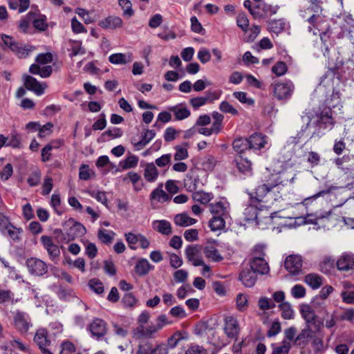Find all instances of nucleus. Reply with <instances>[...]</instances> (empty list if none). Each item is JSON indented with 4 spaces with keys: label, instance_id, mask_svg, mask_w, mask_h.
<instances>
[{
    "label": "nucleus",
    "instance_id": "2",
    "mask_svg": "<svg viewBox=\"0 0 354 354\" xmlns=\"http://www.w3.org/2000/svg\"><path fill=\"white\" fill-rule=\"evenodd\" d=\"M35 61L37 64L30 65L29 68L30 73L34 75H39L43 78L48 77L53 72V68L51 66H46V64L52 62L53 56L51 53L39 54L37 56Z\"/></svg>",
    "mask_w": 354,
    "mask_h": 354
},
{
    "label": "nucleus",
    "instance_id": "16",
    "mask_svg": "<svg viewBox=\"0 0 354 354\" xmlns=\"http://www.w3.org/2000/svg\"><path fill=\"white\" fill-rule=\"evenodd\" d=\"M88 327L92 335L97 338L103 337L107 332L106 323L99 318L94 319Z\"/></svg>",
    "mask_w": 354,
    "mask_h": 354
},
{
    "label": "nucleus",
    "instance_id": "52",
    "mask_svg": "<svg viewBox=\"0 0 354 354\" xmlns=\"http://www.w3.org/2000/svg\"><path fill=\"white\" fill-rule=\"evenodd\" d=\"M291 348L290 342L283 340L281 345L274 347L272 354H288Z\"/></svg>",
    "mask_w": 354,
    "mask_h": 354
},
{
    "label": "nucleus",
    "instance_id": "53",
    "mask_svg": "<svg viewBox=\"0 0 354 354\" xmlns=\"http://www.w3.org/2000/svg\"><path fill=\"white\" fill-rule=\"evenodd\" d=\"M0 35L3 45L10 48L13 52L14 48H16V46L18 42L15 41V39L10 35H7L5 34H1Z\"/></svg>",
    "mask_w": 354,
    "mask_h": 354
},
{
    "label": "nucleus",
    "instance_id": "21",
    "mask_svg": "<svg viewBox=\"0 0 354 354\" xmlns=\"http://www.w3.org/2000/svg\"><path fill=\"white\" fill-rule=\"evenodd\" d=\"M239 280L245 287H252L257 281V273L250 268H244L239 274Z\"/></svg>",
    "mask_w": 354,
    "mask_h": 354
},
{
    "label": "nucleus",
    "instance_id": "55",
    "mask_svg": "<svg viewBox=\"0 0 354 354\" xmlns=\"http://www.w3.org/2000/svg\"><path fill=\"white\" fill-rule=\"evenodd\" d=\"M185 339L183 334L180 331H177L174 333L167 340V347L171 348H174L178 343L181 340Z\"/></svg>",
    "mask_w": 354,
    "mask_h": 354
},
{
    "label": "nucleus",
    "instance_id": "51",
    "mask_svg": "<svg viewBox=\"0 0 354 354\" xmlns=\"http://www.w3.org/2000/svg\"><path fill=\"white\" fill-rule=\"evenodd\" d=\"M94 175V172L90 169L88 165H82L80 167L79 177L81 180H88Z\"/></svg>",
    "mask_w": 354,
    "mask_h": 354
},
{
    "label": "nucleus",
    "instance_id": "35",
    "mask_svg": "<svg viewBox=\"0 0 354 354\" xmlns=\"http://www.w3.org/2000/svg\"><path fill=\"white\" fill-rule=\"evenodd\" d=\"M174 220L175 224L180 227H187L196 223L195 218L189 217L186 213L176 214Z\"/></svg>",
    "mask_w": 354,
    "mask_h": 354
},
{
    "label": "nucleus",
    "instance_id": "39",
    "mask_svg": "<svg viewBox=\"0 0 354 354\" xmlns=\"http://www.w3.org/2000/svg\"><path fill=\"white\" fill-rule=\"evenodd\" d=\"M238 169L243 174H249L252 170V162L248 158L239 156L236 159Z\"/></svg>",
    "mask_w": 354,
    "mask_h": 354
},
{
    "label": "nucleus",
    "instance_id": "5",
    "mask_svg": "<svg viewBox=\"0 0 354 354\" xmlns=\"http://www.w3.org/2000/svg\"><path fill=\"white\" fill-rule=\"evenodd\" d=\"M255 254L250 263V269L255 273L266 274L269 271V266L267 261L263 259L265 255L263 247L257 246L254 250Z\"/></svg>",
    "mask_w": 354,
    "mask_h": 354
},
{
    "label": "nucleus",
    "instance_id": "29",
    "mask_svg": "<svg viewBox=\"0 0 354 354\" xmlns=\"http://www.w3.org/2000/svg\"><path fill=\"white\" fill-rule=\"evenodd\" d=\"M152 227L154 230L164 235L171 234V223L166 220H157L152 223Z\"/></svg>",
    "mask_w": 354,
    "mask_h": 354
},
{
    "label": "nucleus",
    "instance_id": "64",
    "mask_svg": "<svg viewBox=\"0 0 354 354\" xmlns=\"http://www.w3.org/2000/svg\"><path fill=\"white\" fill-rule=\"evenodd\" d=\"M75 346L69 341L64 342L61 345L59 354H72L75 351Z\"/></svg>",
    "mask_w": 354,
    "mask_h": 354
},
{
    "label": "nucleus",
    "instance_id": "56",
    "mask_svg": "<svg viewBox=\"0 0 354 354\" xmlns=\"http://www.w3.org/2000/svg\"><path fill=\"white\" fill-rule=\"evenodd\" d=\"M140 234H133L131 232L125 234L126 241L130 248L133 250H136L137 248L136 245L138 243Z\"/></svg>",
    "mask_w": 354,
    "mask_h": 354
},
{
    "label": "nucleus",
    "instance_id": "8",
    "mask_svg": "<svg viewBox=\"0 0 354 354\" xmlns=\"http://www.w3.org/2000/svg\"><path fill=\"white\" fill-rule=\"evenodd\" d=\"M272 86L274 95L279 100L290 98L295 88L293 83L290 80L275 83Z\"/></svg>",
    "mask_w": 354,
    "mask_h": 354
},
{
    "label": "nucleus",
    "instance_id": "59",
    "mask_svg": "<svg viewBox=\"0 0 354 354\" xmlns=\"http://www.w3.org/2000/svg\"><path fill=\"white\" fill-rule=\"evenodd\" d=\"M75 13L77 14L86 24H91L94 19L91 17L90 12L85 9L77 8L75 9Z\"/></svg>",
    "mask_w": 354,
    "mask_h": 354
},
{
    "label": "nucleus",
    "instance_id": "58",
    "mask_svg": "<svg viewBox=\"0 0 354 354\" xmlns=\"http://www.w3.org/2000/svg\"><path fill=\"white\" fill-rule=\"evenodd\" d=\"M288 67L285 62H278L272 68V71L277 76L284 75L287 71Z\"/></svg>",
    "mask_w": 354,
    "mask_h": 354
},
{
    "label": "nucleus",
    "instance_id": "26",
    "mask_svg": "<svg viewBox=\"0 0 354 354\" xmlns=\"http://www.w3.org/2000/svg\"><path fill=\"white\" fill-rule=\"evenodd\" d=\"M35 47L30 44L17 43L14 48V54L20 59L26 58L30 53L35 50Z\"/></svg>",
    "mask_w": 354,
    "mask_h": 354
},
{
    "label": "nucleus",
    "instance_id": "18",
    "mask_svg": "<svg viewBox=\"0 0 354 354\" xmlns=\"http://www.w3.org/2000/svg\"><path fill=\"white\" fill-rule=\"evenodd\" d=\"M203 253L207 259L213 262L223 260V256L218 252L214 242L207 243L203 248Z\"/></svg>",
    "mask_w": 354,
    "mask_h": 354
},
{
    "label": "nucleus",
    "instance_id": "17",
    "mask_svg": "<svg viewBox=\"0 0 354 354\" xmlns=\"http://www.w3.org/2000/svg\"><path fill=\"white\" fill-rule=\"evenodd\" d=\"M40 240L51 260L54 261L60 255L59 247L53 242L50 236L44 235L41 237Z\"/></svg>",
    "mask_w": 354,
    "mask_h": 354
},
{
    "label": "nucleus",
    "instance_id": "44",
    "mask_svg": "<svg viewBox=\"0 0 354 354\" xmlns=\"http://www.w3.org/2000/svg\"><path fill=\"white\" fill-rule=\"evenodd\" d=\"M233 148L238 153H242L249 149L248 139L237 138L233 142Z\"/></svg>",
    "mask_w": 354,
    "mask_h": 354
},
{
    "label": "nucleus",
    "instance_id": "50",
    "mask_svg": "<svg viewBox=\"0 0 354 354\" xmlns=\"http://www.w3.org/2000/svg\"><path fill=\"white\" fill-rule=\"evenodd\" d=\"M259 307L263 310L274 308L276 305L274 301L268 297H261L258 302Z\"/></svg>",
    "mask_w": 354,
    "mask_h": 354
},
{
    "label": "nucleus",
    "instance_id": "41",
    "mask_svg": "<svg viewBox=\"0 0 354 354\" xmlns=\"http://www.w3.org/2000/svg\"><path fill=\"white\" fill-rule=\"evenodd\" d=\"M162 185H160L158 187L151 192L150 195L151 200H155L158 202H165L169 200V195L162 189Z\"/></svg>",
    "mask_w": 354,
    "mask_h": 354
},
{
    "label": "nucleus",
    "instance_id": "28",
    "mask_svg": "<svg viewBox=\"0 0 354 354\" xmlns=\"http://www.w3.org/2000/svg\"><path fill=\"white\" fill-rule=\"evenodd\" d=\"M310 338H312V330L308 324L295 337V344L304 347L307 345Z\"/></svg>",
    "mask_w": 354,
    "mask_h": 354
},
{
    "label": "nucleus",
    "instance_id": "54",
    "mask_svg": "<svg viewBox=\"0 0 354 354\" xmlns=\"http://www.w3.org/2000/svg\"><path fill=\"white\" fill-rule=\"evenodd\" d=\"M291 295L295 299H301L306 295V288L300 284L294 286L290 290Z\"/></svg>",
    "mask_w": 354,
    "mask_h": 354
},
{
    "label": "nucleus",
    "instance_id": "40",
    "mask_svg": "<svg viewBox=\"0 0 354 354\" xmlns=\"http://www.w3.org/2000/svg\"><path fill=\"white\" fill-rule=\"evenodd\" d=\"M227 216H214L209 221V226L212 231H217L225 227V219Z\"/></svg>",
    "mask_w": 354,
    "mask_h": 354
},
{
    "label": "nucleus",
    "instance_id": "19",
    "mask_svg": "<svg viewBox=\"0 0 354 354\" xmlns=\"http://www.w3.org/2000/svg\"><path fill=\"white\" fill-rule=\"evenodd\" d=\"M229 203L225 200L209 205V211L214 216H228Z\"/></svg>",
    "mask_w": 354,
    "mask_h": 354
},
{
    "label": "nucleus",
    "instance_id": "20",
    "mask_svg": "<svg viewBox=\"0 0 354 354\" xmlns=\"http://www.w3.org/2000/svg\"><path fill=\"white\" fill-rule=\"evenodd\" d=\"M308 7L304 10L300 11V16L305 17V16H310L313 14H322V0H308Z\"/></svg>",
    "mask_w": 354,
    "mask_h": 354
},
{
    "label": "nucleus",
    "instance_id": "36",
    "mask_svg": "<svg viewBox=\"0 0 354 354\" xmlns=\"http://www.w3.org/2000/svg\"><path fill=\"white\" fill-rule=\"evenodd\" d=\"M156 136V133L153 130H147L144 134L142 135V139L134 143L137 150L143 149L152 139Z\"/></svg>",
    "mask_w": 354,
    "mask_h": 354
},
{
    "label": "nucleus",
    "instance_id": "30",
    "mask_svg": "<svg viewBox=\"0 0 354 354\" xmlns=\"http://www.w3.org/2000/svg\"><path fill=\"white\" fill-rule=\"evenodd\" d=\"M300 313L307 324L313 323L317 317L312 307L306 304H302L299 306Z\"/></svg>",
    "mask_w": 354,
    "mask_h": 354
},
{
    "label": "nucleus",
    "instance_id": "27",
    "mask_svg": "<svg viewBox=\"0 0 354 354\" xmlns=\"http://www.w3.org/2000/svg\"><path fill=\"white\" fill-rule=\"evenodd\" d=\"M168 109L174 114L175 119L176 120H183L186 119L191 114L190 111L182 104L169 106Z\"/></svg>",
    "mask_w": 354,
    "mask_h": 354
},
{
    "label": "nucleus",
    "instance_id": "31",
    "mask_svg": "<svg viewBox=\"0 0 354 354\" xmlns=\"http://www.w3.org/2000/svg\"><path fill=\"white\" fill-rule=\"evenodd\" d=\"M35 342L38 345L39 349L47 347L50 341L48 339L47 331L45 328H39L37 330L34 337Z\"/></svg>",
    "mask_w": 354,
    "mask_h": 354
},
{
    "label": "nucleus",
    "instance_id": "43",
    "mask_svg": "<svg viewBox=\"0 0 354 354\" xmlns=\"http://www.w3.org/2000/svg\"><path fill=\"white\" fill-rule=\"evenodd\" d=\"M236 308L240 312H244L248 307V296L245 294L239 293L236 298Z\"/></svg>",
    "mask_w": 354,
    "mask_h": 354
},
{
    "label": "nucleus",
    "instance_id": "15",
    "mask_svg": "<svg viewBox=\"0 0 354 354\" xmlns=\"http://www.w3.org/2000/svg\"><path fill=\"white\" fill-rule=\"evenodd\" d=\"M24 80L25 87L28 90L33 91L37 95L43 94L47 86L44 82H39L35 77L30 75H24Z\"/></svg>",
    "mask_w": 354,
    "mask_h": 354
},
{
    "label": "nucleus",
    "instance_id": "25",
    "mask_svg": "<svg viewBox=\"0 0 354 354\" xmlns=\"http://www.w3.org/2000/svg\"><path fill=\"white\" fill-rule=\"evenodd\" d=\"M249 149L257 150L261 149L265 147L267 143L266 136L261 133H254L248 138Z\"/></svg>",
    "mask_w": 354,
    "mask_h": 354
},
{
    "label": "nucleus",
    "instance_id": "48",
    "mask_svg": "<svg viewBox=\"0 0 354 354\" xmlns=\"http://www.w3.org/2000/svg\"><path fill=\"white\" fill-rule=\"evenodd\" d=\"M320 123L324 124L326 127H330L333 124V121L331 118V110L330 109H327L323 111L320 115Z\"/></svg>",
    "mask_w": 354,
    "mask_h": 354
},
{
    "label": "nucleus",
    "instance_id": "3",
    "mask_svg": "<svg viewBox=\"0 0 354 354\" xmlns=\"http://www.w3.org/2000/svg\"><path fill=\"white\" fill-rule=\"evenodd\" d=\"M171 324V322L168 320L166 315H160L156 318L155 324H151L147 328L136 327L134 329V336L138 339L142 337H153L154 335L165 326Z\"/></svg>",
    "mask_w": 354,
    "mask_h": 354
},
{
    "label": "nucleus",
    "instance_id": "11",
    "mask_svg": "<svg viewBox=\"0 0 354 354\" xmlns=\"http://www.w3.org/2000/svg\"><path fill=\"white\" fill-rule=\"evenodd\" d=\"M201 246L198 245H190L185 248V256L188 261L192 263L194 266H200L204 264L201 254Z\"/></svg>",
    "mask_w": 354,
    "mask_h": 354
},
{
    "label": "nucleus",
    "instance_id": "60",
    "mask_svg": "<svg viewBox=\"0 0 354 354\" xmlns=\"http://www.w3.org/2000/svg\"><path fill=\"white\" fill-rule=\"evenodd\" d=\"M207 351L202 346L192 344L185 354H207Z\"/></svg>",
    "mask_w": 354,
    "mask_h": 354
},
{
    "label": "nucleus",
    "instance_id": "45",
    "mask_svg": "<svg viewBox=\"0 0 354 354\" xmlns=\"http://www.w3.org/2000/svg\"><path fill=\"white\" fill-rule=\"evenodd\" d=\"M281 310V316L286 319H292L294 317V310L288 302H283L279 305Z\"/></svg>",
    "mask_w": 354,
    "mask_h": 354
},
{
    "label": "nucleus",
    "instance_id": "14",
    "mask_svg": "<svg viewBox=\"0 0 354 354\" xmlns=\"http://www.w3.org/2000/svg\"><path fill=\"white\" fill-rule=\"evenodd\" d=\"M0 230L13 240L19 239V230L15 227L8 218L1 213H0Z\"/></svg>",
    "mask_w": 354,
    "mask_h": 354
},
{
    "label": "nucleus",
    "instance_id": "46",
    "mask_svg": "<svg viewBox=\"0 0 354 354\" xmlns=\"http://www.w3.org/2000/svg\"><path fill=\"white\" fill-rule=\"evenodd\" d=\"M268 28L270 31L279 33L284 29L285 23L282 19L272 20L268 22Z\"/></svg>",
    "mask_w": 354,
    "mask_h": 354
},
{
    "label": "nucleus",
    "instance_id": "57",
    "mask_svg": "<svg viewBox=\"0 0 354 354\" xmlns=\"http://www.w3.org/2000/svg\"><path fill=\"white\" fill-rule=\"evenodd\" d=\"M113 235L114 232H109L104 229H100L98 231V238L104 243L111 242Z\"/></svg>",
    "mask_w": 354,
    "mask_h": 354
},
{
    "label": "nucleus",
    "instance_id": "1",
    "mask_svg": "<svg viewBox=\"0 0 354 354\" xmlns=\"http://www.w3.org/2000/svg\"><path fill=\"white\" fill-rule=\"evenodd\" d=\"M302 19L307 24V28L310 32H313L315 35L319 32L322 41H326L329 26L326 17L322 14H313L310 16H305Z\"/></svg>",
    "mask_w": 354,
    "mask_h": 354
},
{
    "label": "nucleus",
    "instance_id": "33",
    "mask_svg": "<svg viewBox=\"0 0 354 354\" xmlns=\"http://www.w3.org/2000/svg\"><path fill=\"white\" fill-rule=\"evenodd\" d=\"M143 175L146 180L149 183L156 180L158 177V171L153 162L146 165Z\"/></svg>",
    "mask_w": 354,
    "mask_h": 354
},
{
    "label": "nucleus",
    "instance_id": "38",
    "mask_svg": "<svg viewBox=\"0 0 354 354\" xmlns=\"http://www.w3.org/2000/svg\"><path fill=\"white\" fill-rule=\"evenodd\" d=\"M192 198L194 201L199 202L202 204H207L211 200L213 199L214 195L209 192L196 191L194 192Z\"/></svg>",
    "mask_w": 354,
    "mask_h": 354
},
{
    "label": "nucleus",
    "instance_id": "61",
    "mask_svg": "<svg viewBox=\"0 0 354 354\" xmlns=\"http://www.w3.org/2000/svg\"><path fill=\"white\" fill-rule=\"evenodd\" d=\"M208 323L206 322H200L198 323L194 329V333L198 336H203L209 330Z\"/></svg>",
    "mask_w": 354,
    "mask_h": 354
},
{
    "label": "nucleus",
    "instance_id": "13",
    "mask_svg": "<svg viewBox=\"0 0 354 354\" xmlns=\"http://www.w3.org/2000/svg\"><path fill=\"white\" fill-rule=\"evenodd\" d=\"M285 268L292 275L299 274L302 266L301 257L297 254L289 255L284 263Z\"/></svg>",
    "mask_w": 354,
    "mask_h": 354
},
{
    "label": "nucleus",
    "instance_id": "4",
    "mask_svg": "<svg viewBox=\"0 0 354 354\" xmlns=\"http://www.w3.org/2000/svg\"><path fill=\"white\" fill-rule=\"evenodd\" d=\"M243 214L247 221H257L261 218H268L270 213L266 205H259L255 201L251 200V204L244 209Z\"/></svg>",
    "mask_w": 354,
    "mask_h": 354
},
{
    "label": "nucleus",
    "instance_id": "34",
    "mask_svg": "<svg viewBox=\"0 0 354 354\" xmlns=\"http://www.w3.org/2000/svg\"><path fill=\"white\" fill-rule=\"evenodd\" d=\"M154 268L153 266L150 264L146 259H140L136 264L135 270L140 276L146 275L149 272Z\"/></svg>",
    "mask_w": 354,
    "mask_h": 354
},
{
    "label": "nucleus",
    "instance_id": "49",
    "mask_svg": "<svg viewBox=\"0 0 354 354\" xmlns=\"http://www.w3.org/2000/svg\"><path fill=\"white\" fill-rule=\"evenodd\" d=\"M237 26L245 32L248 31L249 20L244 13H240L236 17Z\"/></svg>",
    "mask_w": 354,
    "mask_h": 354
},
{
    "label": "nucleus",
    "instance_id": "9",
    "mask_svg": "<svg viewBox=\"0 0 354 354\" xmlns=\"http://www.w3.org/2000/svg\"><path fill=\"white\" fill-rule=\"evenodd\" d=\"M279 8V7L277 5L261 2L257 4V9L252 12V17L254 19H265L268 16L275 15Z\"/></svg>",
    "mask_w": 354,
    "mask_h": 354
},
{
    "label": "nucleus",
    "instance_id": "24",
    "mask_svg": "<svg viewBox=\"0 0 354 354\" xmlns=\"http://www.w3.org/2000/svg\"><path fill=\"white\" fill-rule=\"evenodd\" d=\"M337 268L340 270H349L354 268V257L351 254L344 253L337 261Z\"/></svg>",
    "mask_w": 354,
    "mask_h": 354
},
{
    "label": "nucleus",
    "instance_id": "7",
    "mask_svg": "<svg viewBox=\"0 0 354 354\" xmlns=\"http://www.w3.org/2000/svg\"><path fill=\"white\" fill-rule=\"evenodd\" d=\"M223 330L228 339H237L241 332V326L238 319L233 315L225 316L223 319Z\"/></svg>",
    "mask_w": 354,
    "mask_h": 354
},
{
    "label": "nucleus",
    "instance_id": "62",
    "mask_svg": "<svg viewBox=\"0 0 354 354\" xmlns=\"http://www.w3.org/2000/svg\"><path fill=\"white\" fill-rule=\"evenodd\" d=\"M209 97H196L192 98L189 101L191 105L195 109H197L199 107L203 106L209 101Z\"/></svg>",
    "mask_w": 354,
    "mask_h": 354
},
{
    "label": "nucleus",
    "instance_id": "32",
    "mask_svg": "<svg viewBox=\"0 0 354 354\" xmlns=\"http://www.w3.org/2000/svg\"><path fill=\"white\" fill-rule=\"evenodd\" d=\"M109 60L113 64H126L133 60L131 53H114L109 56Z\"/></svg>",
    "mask_w": 354,
    "mask_h": 354
},
{
    "label": "nucleus",
    "instance_id": "10",
    "mask_svg": "<svg viewBox=\"0 0 354 354\" xmlns=\"http://www.w3.org/2000/svg\"><path fill=\"white\" fill-rule=\"evenodd\" d=\"M26 267L28 272L35 276H42L47 272V265L42 260L31 257L26 260Z\"/></svg>",
    "mask_w": 354,
    "mask_h": 354
},
{
    "label": "nucleus",
    "instance_id": "6",
    "mask_svg": "<svg viewBox=\"0 0 354 354\" xmlns=\"http://www.w3.org/2000/svg\"><path fill=\"white\" fill-rule=\"evenodd\" d=\"M13 314V325L15 329L22 335L26 334L32 326L31 318L28 313L17 310Z\"/></svg>",
    "mask_w": 354,
    "mask_h": 354
},
{
    "label": "nucleus",
    "instance_id": "47",
    "mask_svg": "<svg viewBox=\"0 0 354 354\" xmlns=\"http://www.w3.org/2000/svg\"><path fill=\"white\" fill-rule=\"evenodd\" d=\"M119 6L123 10V15L128 17L133 15V10L132 9V3L129 0H119Z\"/></svg>",
    "mask_w": 354,
    "mask_h": 354
},
{
    "label": "nucleus",
    "instance_id": "42",
    "mask_svg": "<svg viewBox=\"0 0 354 354\" xmlns=\"http://www.w3.org/2000/svg\"><path fill=\"white\" fill-rule=\"evenodd\" d=\"M138 157L135 155H129L124 160L120 162V167L123 169L134 168L138 165Z\"/></svg>",
    "mask_w": 354,
    "mask_h": 354
},
{
    "label": "nucleus",
    "instance_id": "23",
    "mask_svg": "<svg viewBox=\"0 0 354 354\" xmlns=\"http://www.w3.org/2000/svg\"><path fill=\"white\" fill-rule=\"evenodd\" d=\"M122 19L117 16H109L98 24L104 29H115L122 27Z\"/></svg>",
    "mask_w": 354,
    "mask_h": 354
},
{
    "label": "nucleus",
    "instance_id": "22",
    "mask_svg": "<svg viewBox=\"0 0 354 354\" xmlns=\"http://www.w3.org/2000/svg\"><path fill=\"white\" fill-rule=\"evenodd\" d=\"M133 337L134 339L138 341L136 354H151L153 346L148 339H151V337H142L138 339L134 336V330H133Z\"/></svg>",
    "mask_w": 354,
    "mask_h": 354
},
{
    "label": "nucleus",
    "instance_id": "63",
    "mask_svg": "<svg viewBox=\"0 0 354 354\" xmlns=\"http://www.w3.org/2000/svg\"><path fill=\"white\" fill-rule=\"evenodd\" d=\"M174 279L176 283H184L188 278V272L185 270H178L174 272Z\"/></svg>",
    "mask_w": 354,
    "mask_h": 354
},
{
    "label": "nucleus",
    "instance_id": "12",
    "mask_svg": "<svg viewBox=\"0 0 354 354\" xmlns=\"http://www.w3.org/2000/svg\"><path fill=\"white\" fill-rule=\"evenodd\" d=\"M279 176L277 175L272 176V178L274 180V184L273 183H268V184H263L256 189V197L252 198V200L255 201V202L258 203L259 205H263L262 198L263 196H266L267 193L271 191L272 189H273L275 187H277L282 182H279Z\"/></svg>",
    "mask_w": 354,
    "mask_h": 354
},
{
    "label": "nucleus",
    "instance_id": "37",
    "mask_svg": "<svg viewBox=\"0 0 354 354\" xmlns=\"http://www.w3.org/2000/svg\"><path fill=\"white\" fill-rule=\"evenodd\" d=\"M304 281L313 289H317L322 285L323 278L317 274L310 273L305 277Z\"/></svg>",
    "mask_w": 354,
    "mask_h": 354
}]
</instances>
